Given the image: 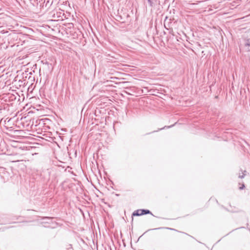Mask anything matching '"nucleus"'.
<instances>
[{
	"label": "nucleus",
	"mask_w": 250,
	"mask_h": 250,
	"mask_svg": "<svg viewBox=\"0 0 250 250\" xmlns=\"http://www.w3.org/2000/svg\"><path fill=\"white\" fill-rule=\"evenodd\" d=\"M141 213L142 215L146 214H151L153 216H155L148 209H141Z\"/></svg>",
	"instance_id": "nucleus-1"
},
{
	"label": "nucleus",
	"mask_w": 250,
	"mask_h": 250,
	"mask_svg": "<svg viewBox=\"0 0 250 250\" xmlns=\"http://www.w3.org/2000/svg\"><path fill=\"white\" fill-rule=\"evenodd\" d=\"M142 215L141 213V209L135 210L132 214V221L133 220V216H141Z\"/></svg>",
	"instance_id": "nucleus-2"
},
{
	"label": "nucleus",
	"mask_w": 250,
	"mask_h": 250,
	"mask_svg": "<svg viewBox=\"0 0 250 250\" xmlns=\"http://www.w3.org/2000/svg\"><path fill=\"white\" fill-rule=\"evenodd\" d=\"M246 46H250V39H248L246 41V42L245 44Z\"/></svg>",
	"instance_id": "nucleus-3"
},
{
	"label": "nucleus",
	"mask_w": 250,
	"mask_h": 250,
	"mask_svg": "<svg viewBox=\"0 0 250 250\" xmlns=\"http://www.w3.org/2000/svg\"><path fill=\"white\" fill-rule=\"evenodd\" d=\"M174 125H175V124H173V125H169V126H165L164 127L159 129V130H162V129H165V128H169L172 127Z\"/></svg>",
	"instance_id": "nucleus-4"
},
{
	"label": "nucleus",
	"mask_w": 250,
	"mask_h": 250,
	"mask_svg": "<svg viewBox=\"0 0 250 250\" xmlns=\"http://www.w3.org/2000/svg\"><path fill=\"white\" fill-rule=\"evenodd\" d=\"M246 172V170H244V172H243L242 173V175H239V178H241V179H242L243 178H244L245 176V173Z\"/></svg>",
	"instance_id": "nucleus-5"
},
{
	"label": "nucleus",
	"mask_w": 250,
	"mask_h": 250,
	"mask_svg": "<svg viewBox=\"0 0 250 250\" xmlns=\"http://www.w3.org/2000/svg\"><path fill=\"white\" fill-rule=\"evenodd\" d=\"M150 6L152 7L153 6V2L152 0H147Z\"/></svg>",
	"instance_id": "nucleus-6"
},
{
	"label": "nucleus",
	"mask_w": 250,
	"mask_h": 250,
	"mask_svg": "<svg viewBox=\"0 0 250 250\" xmlns=\"http://www.w3.org/2000/svg\"><path fill=\"white\" fill-rule=\"evenodd\" d=\"M245 188V185L243 184H242V186H241V187H239V189H240V190H242V189H243Z\"/></svg>",
	"instance_id": "nucleus-7"
},
{
	"label": "nucleus",
	"mask_w": 250,
	"mask_h": 250,
	"mask_svg": "<svg viewBox=\"0 0 250 250\" xmlns=\"http://www.w3.org/2000/svg\"><path fill=\"white\" fill-rule=\"evenodd\" d=\"M167 229H170V230H174L173 229L169 228H166Z\"/></svg>",
	"instance_id": "nucleus-8"
},
{
	"label": "nucleus",
	"mask_w": 250,
	"mask_h": 250,
	"mask_svg": "<svg viewBox=\"0 0 250 250\" xmlns=\"http://www.w3.org/2000/svg\"><path fill=\"white\" fill-rule=\"evenodd\" d=\"M14 97V95H10V96L9 97V98H13V97Z\"/></svg>",
	"instance_id": "nucleus-9"
},
{
	"label": "nucleus",
	"mask_w": 250,
	"mask_h": 250,
	"mask_svg": "<svg viewBox=\"0 0 250 250\" xmlns=\"http://www.w3.org/2000/svg\"><path fill=\"white\" fill-rule=\"evenodd\" d=\"M162 228H155V229H162Z\"/></svg>",
	"instance_id": "nucleus-10"
},
{
	"label": "nucleus",
	"mask_w": 250,
	"mask_h": 250,
	"mask_svg": "<svg viewBox=\"0 0 250 250\" xmlns=\"http://www.w3.org/2000/svg\"><path fill=\"white\" fill-rule=\"evenodd\" d=\"M49 2L48 0H47V1H46V4H47V3Z\"/></svg>",
	"instance_id": "nucleus-11"
},
{
	"label": "nucleus",
	"mask_w": 250,
	"mask_h": 250,
	"mask_svg": "<svg viewBox=\"0 0 250 250\" xmlns=\"http://www.w3.org/2000/svg\"><path fill=\"white\" fill-rule=\"evenodd\" d=\"M49 2L48 0H47V1H46V4H47V3Z\"/></svg>",
	"instance_id": "nucleus-12"
},
{
	"label": "nucleus",
	"mask_w": 250,
	"mask_h": 250,
	"mask_svg": "<svg viewBox=\"0 0 250 250\" xmlns=\"http://www.w3.org/2000/svg\"><path fill=\"white\" fill-rule=\"evenodd\" d=\"M1 109H2V108H0V110H1Z\"/></svg>",
	"instance_id": "nucleus-13"
}]
</instances>
